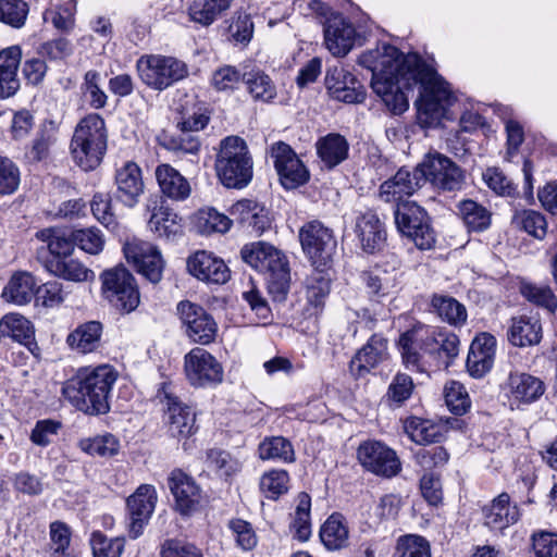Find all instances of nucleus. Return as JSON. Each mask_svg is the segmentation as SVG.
I'll return each mask as SVG.
<instances>
[{"label":"nucleus","mask_w":557,"mask_h":557,"mask_svg":"<svg viewBox=\"0 0 557 557\" xmlns=\"http://www.w3.org/2000/svg\"><path fill=\"white\" fill-rule=\"evenodd\" d=\"M79 447L91 456L111 457L117 453L120 445L112 434H106L94 438L81 440Z\"/></svg>","instance_id":"nucleus-62"},{"label":"nucleus","mask_w":557,"mask_h":557,"mask_svg":"<svg viewBox=\"0 0 557 557\" xmlns=\"http://www.w3.org/2000/svg\"><path fill=\"white\" fill-rule=\"evenodd\" d=\"M518 290L530 304L555 313L557 310V297L549 285L537 284L525 278L519 280Z\"/></svg>","instance_id":"nucleus-41"},{"label":"nucleus","mask_w":557,"mask_h":557,"mask_svg":"<svg viewBox=\"0 0 557 557\" xmlns=\"http://www.w3.org/2000/svg\"><path fill=\"white\" fill-rule=\"evenodd\" d=\"M310 508V496L306 493H300L298 495V504L289 528L294 537H297L301 542L307 541L311 535Z\"/></svg>","instance_id":"nucleus-52"},{"label":"nucleus","mask_w":557,"mask_h":557,"mask_svg":"<svg viewBox=\"0 0 557 557\" xmlns=\"http://www.w3.org/2000/svg\"><path fill=\"white\" fill-rule=\"evenodd\" d=\"M396 552L398 557H431L429 542L420 535L407 534L397 541Z\"/></svg>","instance_id":"nucleus-64"},{"label":"nucleus","mask_w":557,"mask_h":557,"mask_svg":"<svg viewBox=\"0 0 557 557\" xmlns=\"http://www.w3.org/2000/svg\"><path fill=\"white\" fill-rule=\"evenodd\" d=\"M0 337H10L24 345L30 352L38 349L32 323L17 313L7 314L0 320Z\"/></svg>","instance_id":"nucleus-37"},{"label":"nucleus","mask_w":557,"mask_h":557,"mask_svg":"<svg viewBox=\"0 0 557 557\" xmlns=\"http://www.w3.org/2000/svg\"><path fill=\"white\" fill-rule=\"evenodd\" d=\"M35 277L28 272H16L3 288L2 297L14 305L28 304L36 294Z\"/></svg>","instance_id":"nucleus-40"},{"label":"nucleus","mask_w":557,"mask_h":557,"mask_svg":"<svg viewBox=\"0 0 557 557\" xmlns=\"http://www.w3.org/2000/svg\"><path fill=\"white\" fill-rule=\"evenodd\" d=\"M404 429L411 441L419 445L440 442L444 437L443 426L431 420L409 417L405 420Z\"/></svg>","instance_id":"nucleus-42"},{"label":"nucleus","mask_w":557,"mask_h":557,"mask_svg":"<svg viewBox=\"0 0 557 557\" xmlns=\"http://www.w3.org/2000/svg\"><path fill=\"white\" fill-rule=\"evenodd\" d=\"M496 339L488 333L478 335L470 345L467 370L473 377L484 376L493 367Z\"/></svg>","instance_id":"nucleus-29"},{"label":"nucleus","mask_w":557,"mask_h":557,"mask_svg":"<svg viewBox=\"0 0 557 557\" xmlns=\"http://www.w3.org/2000/svg\"><path fill=\"white\" fill-rule=\"evenodd\" d=\"M360 465L369 472L391 479L401 471V462L396 451L375 440L362 442L357 449Z\"/></svg>","instance_id":"nucleus-13"},{"label":"nucleus","mask_w":557,"mask_h":557,"mask_svg":"<svg viewBox=\"0 0 557 557\" xmlns=\"http://www.w3.org/2000/svg\"><path fill=\"white\" fill-rule=\"evenodd\" d=\"M59 133L58 123L52 120L44 121L32 140L28 157L35 162L48 159L58 144Z\"/></svg>","instance_id":"nucleus-38"},{"label":"nucleus","mask_w":557,"mask_h":557,"mask_svg":"<svg viewBox=\"0 0 557 557\" xmlns=\"http://www.w3.org/2000/svg\"><path fill=\"white\" fill-rule=\"evenodd\" d=\"M395 224L399 233L421 250L431 249L435 234L426 210L414 202H400L394 209Z\"/></svg>","instance_id":"nucleus-8"},{"label":"nucleus","mask_w":557,"mask_h":557,"mask_svg":"<svg viewBox=\"0 0 557 557\" xmlns=\"http://www.w3.org/2000/svg\"><path fill=\"white\" fill-rule=\"evenodd\" d=\"M158 496L153 485L141 484L135 493L127 498L129 511V536L137 539L148 523L157 503Z\"/></svg>","instance_id":"nucleus-20"},{"label":"nucleus","mask_w":557,"mask_h":557,"mask_svg":"<svg viewBox=\"0 0 557 557\" xmlns=\"http://www.w3.org/2000/svg\"><path fill=\"white\" fill-rule=\"evenodd\" d=\"M108 134L106 122L98 113H89L75 127L71 140V154L83 171L88 172L100 165L107 150Z\"/></svg>","instance_id":"nucleus-3"},{"label":"nucleus","mask_w":557,"mask_h":557,"mask_svg":"<svg viewBox=\"0 0 557 557\" xmlns=\"http://www.w3.org/2000/svg\"><path fill=\"white\" fill-rule=\"evenodd\" d=\"M299 239L304 252L317 268L326 265L336 249L333 231L317 220L300 228Z\"/></svg>","instance_id":"nucleus-12"},{"label":"nucleus","mask_w":557,"mask_h":557,"mask_svg":"<svg viewBox=\"0 0 557 557\" xmlns=\"http://www.w3.org/2000/svg\"><path fill=\"white\" fill-rule=\"evenodd\" d=\"M243 260L259 272L268 273V286L272 294L285 297L289 289V269L285 256L264 242L245 245L240 251Z\"/></svg>","instance_id":"nucleus-5"},{"label":"nucleus","mask_w":557,"mask_h":557,"mask_svg":"<svg viewBox=\"0 0 557 557\" xmlns=\"http://www.w3.org/2000/svg\"><path fill=\"white\" fill-rule=\"evenodd\" d=\"M214 168L220 182L225 187L237 189L246 187L253 173V161L246 141L238 136H227L222 139Z\"/></svg>","instance_id":"nucleus-4"},{"label":"nucleus","mask_w":557,"mask_h":557,"mask_svg":"<svg viewBox=\"0 0 557 557\" xmlns=\"http://www.w3.org/2000/svg\"><path fill=\"white\" fill-rule=\"evenodd\" d=\"M21 60L22 49L17 45L0 50V99L10 98L20 89Z\"/></svg>","instance_id":"nucleus-31"},{"label":"nucleus","mask_w":557,"mask_h":557,"mask_svg":"<svg viewBox=\"0 0 557 557\" xmlns=\"http://www.w3.org/2000/svg\"><path fill=\"white\" fill-rule=\"evenodd\" d=\"M116 186V199L132 208L139 201L144 194V180L139 165L134 161H125L117 166L114 175Z\"/></svg>","instance_id":"nucleus-23"},{"label":"nucleus","mask_w":557,"mask_h":557,"mask_svg":"<svg viewBox=\"0 0 557 557\" xmlns=\"http://www.w3.org/2000/svg\"><path fill=\"white\" fill-rule=\"evenodd\" d=\"M157 397L166 408V423L171 436L182 440L188 438L197 431L196 414L193 409L183 404L173 393L169 383H163Z\"/></svg>","instance_id":"nucleus-15"},{"label":"nucleus","mask_w":557,"mask_h":557,"mask_svg":"<svg viewBox=\"0 0 557 557\" xmlns=\"http://www.w3.org/2000/svg\"><path fill=\"white\" fill-rule=\"evenodd\" d=\"M232 2L233 0H194L188 8V14L193 22L209 26L231 7Z\"/></svg>","instance_id":"nucleus-49"},{"label":"nucleus","mask_w":557,"mask_h":557,"mask_svg":"<svg viewBox=\"0 0 557 557\" xmlns=\"http://www.w3.org/2000/svg\"><path fill=\"white\" fill-rule=\"evenodd\" d=\"M458 212L469 232H484L492 223V213L474 200L466 199L459 202Z\"/></svg>","instance_id":"nucleus-45"},{"label":"nucleus","mask_w":557,"mask_h":557,"mask_svg":"<svg viewBox=\"0 0 557 557\" xmlns=\"http://www.w3.org/2000/svg\"><path fill=\"white\" fill-rule=\"evenodd\" d=\"M42 265L49 273L66 281L82 283L95 278L94 271L75 259L48 257L42 260Z\"/></svg>","instance_id":"nucleus-36"},{"label":"nucleus","mask_w":557,"mask_h":557,"mask_svg":"<svg viewBox=\"0 0 557 557\" xmlns=\"http://www.w3.org/2000/svg\"><path fill=\"white\" fill-rule=\"evenodd\" d=\"M177 313L185 334L194 343L208 345L215 341L218 323L201 306L183 300L177 304Z\"/></svg>","instance_id":"nucleus-14"},{"label":"nucleus","mask_w":557,"mask_h":557,"mask_svg":"<svg viewBox=\"0 0 557 557\" xmlns=\"http://www.w3.org/2000/svg\"><path fill=\"white\" fill-rule=\"evenodd\" d=\"M76 1L69 0L45 10L42 18L46 23H51L60 32H70L75 25Z\"/></svg>","instance_id":"nucleus-51"},{"label":"nucleus","mask_w":557,"mask_h":557,"mask_svg":"<svg viewBox=\"0 0 557 557\" xmlns=\"http://www.w3.org/2000/svg\"><path fill=\"white\" fill-rule=\"evenodd\" d=\"M398 347L405 367L422 372L428 360L435 356L437 349L436 329L418 323L399 336Z\"/></svg>","instance_id":"nucleus-7"},{"label":"nucleus","mask_w":557,"mask_h":557,"mask_svg":"<svg viewBox=\"0 0 557 557\" xmlns=\"http://www.w3.org/2000/svg\"><path fill=\"white\" fill-rule=\"evenodd\" d=\"M102 293L106 299L124 313H129L139 305V292L133 274L124 267L104 271L101 276Z\"/></svg>","instance_id":"nucleus-10"},{"label":"nucleus","mask_w":557,"mask_h":557,"mask_svg":"<svg viewBox=\"0 0 557 557\" xmlns=\"http://www.w3.org/2000/svg\"><path fill=\"white\" fill-rule=\"evenodd\" d=\"M355 233L367 253L380 251L386 240V232L377 214L367 210L356 218Z\"/></svg>","instance_id":"nucleus-27"},{"label":"nucleus","mask_w":557,"mask_h":557,"mask_svg":"<svg viewBox=\"0 0 557 557\" xmlns=\"http://www.w3.org/2000/svg\"><path fill=\"white\" fill-rule=\"evenodd\" d=\"M368 296L374 301L389 296L396 288V274L381 268H373L361 274Z\"/></svg>","instance_id":"nucleus-39"},{"label":"nucleus","mask_w":557,"mask_h":557,"mask_svg":"<svg viewBox=\"0 0 557 557\" xmlns=\"http://www.w3.org/2000/svg\"><path fill=\"white\" fill-rule=\"evenodd\" d=\"M50 557H75L71 547V528L62 521H53L49 527Z\"/></svg>","instance_id":"nucleus-50"},{"label":"nucleus","mask_w":557,"mask_h":557,"mask_svg":"<svg viewBox=\"0 0 557 557\" xmlns=\"http://www.w3.org/2000/svg\"><path fill=\"white\" fill-rule=\"evenodd\" d=\"M20 184V168L13 160L0 154V197L13 195Z\"/></svg>","instance_id":"nucleus-61"},{"label":"nucleus","mask_w":557,"mask_h":557,"mask_svg":"<svg viewBox=\"0 0 557 557\" xmlns=\"http://www.w3.org/2000/svg\"><path fill=\"white\" fill-rule=\"evenodd\" d=\"M119 372L110 364L82 367L67 379L61 394L75 409L99 416L110 411V398Z\"/></svg>","instance_id":"nucleus-2"},{"label":"nucleus","mask_w":557,"mask_h":557,"mask_svg":"<svg viewBox=\"0 0 557 557\" xmlns=\"http://www.w3.org/2000/svg\"><path fill=\"white\" fill-rule=\"evenodd\" d=\"M123 251L127 261L148 281L158 283L161 280L163 260L156 246L134 237L124 244Z\"/></svg>","instance_id":"nucleus-18"},{"label":"nucleus","mask_w":557,"mask_h":557,"mask_svg":"<svg viewBox=\"0 0 557 557\" xmlns=\"http://www.w3.org/2000/svg\"><path fill=\"white\" fill-rule=\"evenodd\" d=\"M330 281L329 275L317 267L308 278L307 298L314 308L321 309L324 306L330 294Z\"/></svg>","instance_id":"nucleus-58"},{"label":"nucleus","mask_w":557,"mask_h":557,"mask_svg":"<svg viewBox=\"0 0 557 557\" xmlns=\"http://www.w3.org/2000/svg\"><path fill=\"white\" fill-rule=\"evenodd\" d=\"M312 10L326 17L324 23V42L327 50L335 57H345L354 47L356 29L342 14L331 12L320 0H312Z\"/></svg>","instance_id":"nucleus-11"},{"label":"nucleus","mask_w":557,"mask_h":557,"mask_svg":"<svg viewBox=\"0 0 557 557\" xmlns=\"http://www.w3.org/2000/svg\"><path fill=\"white\" fill-rule=\"evenodd\" d=\"M320 539L329 550H338L348 545L349 531L344 517L339 513L331 515L322 524Z\"/></svg>","instance_id":"nucleus-43"},{"label":"nucleus","mask_w":557,"mask_h":557,"mask_svg":"<svg viewBox=\"0 0 557 557\" xmlns=\"http://www.w3.org/2000/svg\"><path fill=\"white\" fill-rule=\"evenodd\" d=\"M168 486L175 500V509L184 516L196 511L201 493L195 480L182 469H174L168 478Z\"/></svg>","instance_id":"nucleus-21"},{"label":"nucleus","mask_w":557,"mask_h":557,"mask_svg":"<svg viewBox=\"0 0 557 557\" xmlns=\"http://www.w3.org/2000/svg\"><path fill=\"white\" fill-rule=\"evenodd\" d=\"M187 269L193 276L209 284H224L231 276L225 262L205 250L197 251L188 258Z\"/></svg>","instance_id":"nucleus-25"},{"label":"nucleus","mask_w":557,"mask_h":557,"mask_svg":"<svg viewBox=\"0 0 557 557\" xmlns=\"http://www.w3.org/2000/svg\"><path fill=\"white\" fill-rule=\"evenodd\" d=\"M29 13L25 0H0V23L20 29L24 27Z\"/></svg>","instance_id":"nucleus-56"},{"label":"nucleus","mask_w":557,"mask_h":557,"mask_svg":"<svg viewBox=\"0 0 557 557\" xmlns=\"http://www.w3.org/2000/svg\"><path fill=\"white\" fill-rule=\"evenodd\" d=\"M259 486L267 498L275 500L288 492L289 474L283 469H272L262 474Z\"/></svg>","instance_id":"nucleus-55"},{"label":"nucleus","mask_w":557,"mask_h":557,"mask_svg":"<svg viewBox=\"0 0 557 557\" xmlns=\"http://www.w3.org/2000/svg\"><path fill=\"white\" fill-rule=\"evenodd\" d=\"M103 326L99 321H88L77 325L66 337L69 347L78 354L96 351L101 345Z\"/></svg>","instance_id":"nucleus-34"},{"label":"nucleus","mask_w":557,"mask_h":557,"mask_svg":"<svg viewBox=\"0 0 557 557\" xmlns=\"http://www.w3.org/2000/svg\"><path fill=\"white\" fill-rule=\"evenodd\" d=\"M244 83L250 96L262 102H270L276 97V87L271 77L260 69L244 72Z\"/></svg>","instance_id":"nucleus-48"},{"label":"nucleus","mask_w":557,"mask_h":557,"mask_svg":"<svg viewBox=\"0 0 557 557\" xmlns=\"http://www.w3.org/2000/svg\"><path fill=\"white\" fill-rule=\"evenodd\" d=\"M37 238L47 243L50 257L66 258L74 250L73 234L66 237L64 233L54 228H45L36 234Z\"/></svg>","instance_id":"nucleus-54"},{"label":"nucleus","mask_w":557,"mask_h":557,"mask_svg":"<svg viewBox=\"0 0 557 557\" xmlns=\"http://www.w3.org/2000/svg\"><path fill=\"white\" fill-rule=\"evenodd\" d=\"M507 339L516 347L537 345L542 339L540 319L525 314L512 317L507 331Z\"/></svg>","instance_id":"nucleus-32"},{"label":"nucleus","mask_w":557,"mask_h":557,"mask_svg":"<svg viewBox=\"0 0 557 557\" xmlns=\"http://www.w3.org/2000/svg\"><path fill=\"white\" fill-rule=\"evenodd\" d=\"M544 382L524 372H510L505 383L506 395L516 404H532L545 393Z\"/></svg>","instance_id":"nucleus-26"},{"label":"nucleus","mask_w":557,"mask_h":557,"mask_svg":"<svg viewBox=\"0 0 557 557\" xmlns=\"http://www.w3.org/2000/svg\"><path fill=\"white\" fill-rule=\"evenodd\" d=\"M269 153L284 188L294 189L308 182L309 171L288 144L276 141Z\"/></svg>","instance_id":"nucleus-16"},{"label":"nucleus","mask_w":557,"mask_h":557,"mask_svg":"<svg viewBox=\"0 0 557 557\" xmlns=\"http://www.w3.org/2000/svg\"><path fill=\"white\" fill-rule=\"evenodd\" d=\"M414 384L410 375L406 373H397L384 396L389 407L398 408L408 400L413 393Z\"/></svg>","instance_id":"nucleus-57"},{"label":"nucleus","mask_w":557,"mask_h":557,"mask_svg":"<svg viewBox=\"0 0 557 557\" xmlns=\"http://www.w3.org/2000/svg\"><path fill=\"white\" fill-rule=\"evenodd\" d=\"M421 186L420 177L416 175V169L410 172L406 168H401L393 177L381 184L379 198L396 208L400 202H413L409 200V197Z\"/></svg>","instance_id":"nucleus-22"},{"label":"nucleus","mask_w":557,"mask_h":557,"mask_svg":"<svg viewBox=\"0 0 557 557\" xmlns=\"http://www.w3.org/2000/svg\"><path fill=\"white\" fill-rule=\"evenodd\" d=\"M482 516L490 530L503 531L519 520L520 512L518 506L511 504L509 494L504 492L482 507Z\"/></svg>","instance_id":"nucleus-28"},{"label":"nucleus","mask_w":557,"mask_h":557,"mask_svg":"<svg viewBox=\"0 0 557 557\" xmlns=\"http://www.w3.org/2000/svg\"><path fill=\"white\" fill-rule=\"evenodd\" d=\"M123 251L127 261L148 281L158 283L161 280L163 260L156 246L134 237L124 244Z\"/></svg>","instance_id":"nucleus-19"},{"label":"nucleus","mask_w":557,"mask_h":557,"mask_svg":"<svg viewBox=\"0 0 557 557\" xmlns=\"http://www.w3.org/2000/svg\"><path fill=\"white\" fill-rule=\"evenodd\" d=\"M141 82L153 90L162 91L188 75L185 62L161 54L141 55L136 63Z\"/></svg>","instance_id":"nucleus-6"},{"label":"nucleus","mask_w":557,"mask_h":557,"mask_svg":"<svg viewBox=\"0 0 557 557\" xmlns=\"http://www.w3.org/2000/svg\"><path fill=\"white\" fill-rule=\"evenodd\" d=\"M101 75L95 70L87 71L84 83L81 86L82 92L87 98L89 106L94 109H102L107 106L108 96L100 87Z\"/></svg>","instance_id":"nucleus-59"},{"label":"nucleus","mask_w":557,"mask_h":557,"mask_svg":"<svg viewBox=\"0 0 557 557\" xmlns=\"http://www.w3.org/2000/svg\"><path fill=\"white\" fill-rule=\"evenodd\" d=\"M90 546L94 557H121L125 540L123 537L109 539L100 531H95L90 536Z\"/></svg>","instance_id":"nucleus-60"},{"label":"nucleus","mask_w":557,"mask_h":557,"mask_svg":"<svg viewBox=\"0 0 557 557\" xmlns=\"http://www.w3.org/2000/svg\"><path fill=\"white\" fill-rule=\"evenodd\" d=\"M444 393L446 405L454 414L462 416L469 410L470 397L461 383L456 381L447 383Z\"/></svg>","instance_id":"nucleus-63"},{"label":"nucleus","mask_w":557,"mask_h":557,"mask_svg":"<svg viewBox=\"0 0 557 557\" xmlns=\"http://www.w3.org/2000/svg\"><path fill=\"white\" fill-rule=\"evenodd\" d=\"M258 454L262 460H274L283 463H292L296 460L294 446L284 436L265 437L259 444Z\"/></svg>","instance_id":"nucleus-47"},{"label":"nucleus","mask_w":557,"mask_h":557,"mask_svg":"<svg viewBox=\"0 0 557 557\" xmlns=\"http://www.w3.org/2000/svg\"><path fill=\"white\" fill-rule=\"evenodd\" d=\"M431 307L443 321L450 325L462 326L467 322L466 307L454 297L435 294L432 296Z\"/></svg>","instance_id":"nucleus-46"},{"label":"nucleus","mask_w":557,"mask_h":557,"mask_svg":"<svg viewBox=\"0 0 557 557\" xmlns=\"http://www.w3.org/2000/svg\"><path fill=\"white\" fill-rule=\"evenodd\" d=\"M184 368L189 383L197 387L218 385L223 381V367L203 348H193L184 357Z\"/></svg>","instance_id":"nucleus-17"},{"label":"nucleus","mask_w":557,"mask_h":557,"mask_svg":"<svg viewBox=\"0 0 557 557\" xmlns=\"http://www.w3.org/2000/svg\"><path fill=\"white\" fill-rule=\"evenodd\" d=\"M325 86L335 99L346 103H359L366 97L363 87L358 79L343 66L327 70Z\"/></svg>","instance_id":"nucleus-24"},{"label":"nucleus","mask_w":557,"mask_h":557,"mask_svg":"<svg viewBox=\"0 0 557 557\" xmlns=\"http://www.w3.org/2000/svg\"><path fill=\"white\" fill-rule=\"evenodd\" d=\"M317 154L324 168L332 170L348 158L349 143L338 133H330L315 143Z\"/></svg>","instance_id":"nucleus-35"},{"label":"nucleus","mask_w":557,"mask_h":557,"mask_svg":"<svg viewBox=\"0 0 557 557\" xmlns=\"http://www.w3.org/2000/svg\"><path fill=\"white\" fill-rule=\"evenodd\" d=\"M358 62L371 71V87L393 114H401L409 108L404 89L420 85L416 106L422 127L440 124L455 99L449 84L417 53L405 55L396 47L383 44L363 52Z\"/></svg>","instance_id":"nucleus-1"},{"label":"nucleus","mask_w":557,"mask_h":557,"mask_svg":"<svg viewBox=\"0 0 557 557\" xmlns=\"http://www.w3.org/2000/svg\"><path fill=\"white\" fill-rule=\"evenodd\" d=\"M154 174L160 190L165 197L175 201H184L190 196V183L172 165L160 164L156 168Z\"/></svg>","instance_id":"nucleus-33"},{"label":"nucleus","mask_w":557,"mask_h":557,"mask_svg":"<svg viewBox=\"0 0 557 557\" xmlns=\"http://www.w3.org/2000/svg\"><path fill=\"white\" fill-rule=\"evenodd\" d=\"M416 175H419L422 185L430 182L434 188L442 191L460 190L466 178L459 165L438 152L428 153L416 166Z\"/></svg>","instance_id":"nucleus-9"},{"label":"nucleus","mask_w":557,"mask_h":557,"mask_svg":"<svg viewBox=\"0 0 557 557\" xmlns=\"http://www.w3.org/2000/svg\"><path fill=\"white\" fill-rule=\"evenodd\" d=\"M512 224L537 239L544 238L547 233L545 216L541 212L531 209L516 211L512 216Z\"/></svg>","instance_id":"nucleus-53"},{"label":"nucleus","mask_w":557,"mask_h":557,"mask_svg":"<svg viewBox=\"0 0 557 557\" xmlns=\"http://www.w3.org/2000/svg\"><path fill=\"white\" fill-rule=\"evenodd\" d=\"M181 219L168 207H154L148 221L150 230L159 237L170 239L182 233Z\"/></svg>","instance_id":"nucleus-44"},{"label":"nucleus","mask_w":557,"mask_h":557,"mask_svg":"<svg viewBox=\"0 0 557 557\" xmlns=\"http://www.w3.org/2000/svg\"><path fill=\"white\" fill-rule=\"evenodd\" d=\"M387 357V339L374 334L368 343L355 355L349 363L350 373L362 376L384 361Z\"/></svg>","instance_id":"nucleus-30"}]
</instances>
